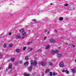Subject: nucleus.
<instances>
[{
    "mask_svg": "<svg viewBox=\"0 0 76 76\" xmlns=\"http://www.w3.org/2000/svg\"><path fill=\"white\" fill-rule=\"evenodd\" d=\"M30 62L31 66H30L28 68L29 72H31V71L32 70V66H33L34 64V66H37V62L36 60H34H34H31Z\"/></svg>",
    "mask_w": 76,
    "mask_h": 76,
    "instance_id": "obj_1",
    "label": "nucleus"
},
{
    "mask_svg": "<svg viewBox=\"0 0 76 76\" xmlns=\"http://www.w3.org/2000/svg\"><path fill=\"white\" fill-rule=\"evenodd\" d=\"M24 29L23 28L19 30L20 32L22 33L23 36H26V33L25 31H23Z\"/></svg>",
    "mask_w": 76,
    "mask_h": 76,
    "instance_id": "obj_2",
    "label": "nucleus"
},
{
    "mask_svg": "<svg viewBox=\"0 0 76 76\" xmlns=\"http://www.w3.org/2000/svg\"><path fill=\"white\" fill-rule=\"evenodd\" d=\"M59 65L60 67H64V63L63 62H60Z\"/></svg>",
    "mask_w": 76,
    "mask_h": 76,
    "instance_id": "obj_3",
    "label": "nucleus"
},
{
    "mask_svg": "<svg viewBox=\"0 0 76 76\" xmlns=\"http://www.w3.org/2000/svg\"><path fill=\"white\" fill-rule=\"evenodd\" d=\"M40 64H41V65L42 66H46V64H47V63H45V62H40Z\"/></svg>",
    "mask_w": 76,
    "mask_h": 76,
    "instance_id": "obj_4",
    "label": "nucleus"
},
{
    "mask_svg": "<svg viewBox=\"0 0 76 76\" xmlns=\"http://www.w3.org/2000/svg\"><path fill=\"white\" fill-rule=\"evenodd\" d=\"M50 42L51 43H53L54 42H56V40H54L53 39H50Z\"/></svg>",
    "mask_w": 76,
    "mask_h": 76,
    "instance_id": "obj_5",
    "label": "nucleus"
},
{
    "mask_svg": "<svg viewBox=\"0 0 76 76\" xmlns=\"http://www.w3.org/2000/svg\"><path fill=\"white\" fill-rule=\"evenodd\" d=\"M62 72H65L67 74H69V71L67 70H62Z\"/></svg>",
    "mask_w": 76,
    "mask_h": 76,
    "instance_id": "obj_6",
    "label": "nucleus"
},
{
    "mask_svg": "<svg viewBox=\"0 0 76 76\" xmlns=\"http://www.w3.org/2000/svg\"><path fill=\"white\" fill-rule=\"evenodd\" d=\"M15 37L16 39H20L21 38V36L20 35H18L15 36Z\"/></svg>",
    "mask_w": 76,
    "mask_h": 76,
    "instance_id": "obj_7",
    "label": "nucleus"
},
{
    "mask_svg": "<svg viewBox=\"0 0 76 76\" xmlns=\"http://www.w3.org/2000/svg\"><path fill=\"white\" fill-rule=\"evenodd\" d=\"M23 75L24 76H30V74H27V72H26Z\"/></svg>",
    "mask_w": 76,
    "mask_h": 76,
    "instance_id": "obj_8",
    "label": "nucleus"
},
{
    "mask_svg": "<svg viewBox=\"0 0 76 76\" xmlns=\"http://www.w3.org/2000/svg\"><path fill=\"white\" fill-rule=\"evenodd\" d=\"M17 53H19L20 52V50L19 49H17L15 51Z\"/></svg>",
    "mask_w": 76,
    "mask_h": 76,
    "instance_id": "obj_9",
    "label": "nucleus"
},
{
    "mask_svg": "<svg viewBox=\"0 0 76 76\" xmlns=\"http://www.w3.org/2000/svg\"><path fill=\"white\" fill-rule=\"evenodd\" d=\"M72 72L73 73H75L76 72V70L75 69H72Z\"/></svg>",
    "mask_w": 76,
    "mask_h": 76,
    "instance_id": "obj_10",
    "label": "nucleus"
},
{
    "mask_svg": "<svg viewBox=\"0 0 76 76\" xmlns=\"http://www.w3.org/2000/svg\"><path fill=\"white\" fill-rule=\"evenodd\" d=\"M61 56H62V55H61V54H58L57 57L60 58V57H61Z\"/></svg>",
    "mask_w": 76,
    "mask_h": 76,
    "instance_id": "obj_11",
    "label": "nucleus"
},
{
    "mask_svg": "<svg viewBox=\"0 0 76 76\" xmlns=\"http://www.w3.org/2000/svg\"><path fill=\"white\" fill-rule=\"evenodd\" d=\"M29 64V63L28 62H26L24 63V65L28 66V64Z\"/></svg>",
    "mask_w": 76,
    "mask_h": 76,
    "instance_id": "obj_12",
    "label": "nucleus"
},
{
    "mask_svg": "<svg viewBox=\"0 0 76 76\" xmlns=\"http://www.w3.org/2000/svg\"><path fill=\"white\" fill-rule=\"evenodd\" d=\"M49 72H50V69H46L45 71V73H48Z\"/></svg>",
    "mask_w": 76,
    "mask_h": 76,
    "instance_id": "obj_13",
    "label": "nucleus"
},
{
    "mask_svg": "<svg viewBox=\"0 0 76 76\" xmlns=\"http://www.w3.org/2000/svg\"><path fill=\"white\" fill-rule=\"evenodd\" d=\"M12 65H9L8 66V68L10 69H11L12 68Z\"/></svg>",
    "mask_w": 76,
    "mask_h": 76,
    "instance_id": "obj_14",
    "label": "nucleus"
},
{
    "mask_svg": "<svg viewBox=\"0 0 76 76\" xmlns=\"http://www.w3.org/2000/svg\"><path fill=\"white\" fill-rule=\"evenodd\" d=\"M50 45H48V46H47L45 48V49H48V48H50Z\"/></svg>",
    "mask_w": 76,
    "mask_h": 76,
    "instance_id": "obj_15",
    "label": "nucleus"
},
{
    "mask_svg": "<svg viewBox=\"0 0 76 76\" xmlns=\"http://www.w3.org/2000/svg\"><path fill=\"white\" fill-rule=\"evenodd\" d=\"M11 61L12 62H13L15 61V58H12L11 59Z\"/></svg>",
    "mask_w": 76,
    "mask_h": 76,
    "instance_id": "obj_16",
    "label": "nucleus"
},
{
    "mask_svg": "<svg viewBox=\"0 0 76 76\" xmlns=\"http://www.w3.org/2000/svg\"><path fill=\"white\" fill-rule=\"evenodd\" d=\"M51 53L52 54H53V55H54L55 54V52L54 51V50H52L51 51Z\"/></svg>",
    "mask_w": 76,
    "mask_h": 76,
    "instance_id": "obj_17",
    "label": "nucleus"
},
{
    "mask_svg": "<svg viewBox=\"0 0 76 76\" xmlns=\"http://www.w3.org/2000/svg\"><path fill=\"white\" fill-rule=\"evenodd\" d=\"M3 47L4 48H6L7 47V45L6 44H4L3 45Z\"/></svg>",
    "mask_w": 76,
    "mask_h": 76,
    "instance_id": "obj_18",
    "label": "nucleus"
},
{
    "mask_svg": "<svg viewBox=\"0 0 76 76\" xmlns=\"http://www.w3.org/2000/svg\"><path fill=\"white\" fill-rule=\"evenodd\" d=\"M59 20L61 21V20H63V17H60L59 18Z\"/></svg>",
    "mask_w": 76,
    "mask_h": 76,
    "instance_id": "obj_19",
    "label": "nucleus"
},
{
    "mask_svg": "<svg viewBox=\"0 0 76 76\" xmlns=\"http://www.w3.org/2000/svg\"><path fill=\"white\" fill-rule=\"evenodd\" d=\"M28 59V56H26L25 58V60H27Z\"/></svg>",
    "mask_w": 76,
    "mask_h": 76,
    "instance_id": "obj_20",
    "label": "nucleus"
},
{
    "mask_svg": "<svg viewBox=\"0 0 76 76\" xmlns=\"http://www.w3.org/2000/svg\"><path fill=\"white\" fill-rule=\"evenodd\" d=\"M32 50H33V49L32 48H30L29 49L30 51H32Z\"/></svg>",
    "mask_w": 76,
    "mask_h": 76,
    "instance_id": "obj_21",
    "label": "nucleus"
},
{
    "mask_svg": "<svg viewBox=\"0 0 76 76\" xmlns=\"http://www.w3.org/2000/svg\"><path fill=\"white\" fill-rule=\"evenodd\" d=\"M37 51L38 52H39H39H41V51H42V50H40V49H39V50H37Z\"/></svg>",
    "mask_w": 76,
    "mask_h": 76,
    "instance_id": "obj_22",
    "label": "nucleus"
},
{
    "mask_svg": "<svg viewBox=\"0 0 76 76\" xmlns=\"http://www.w3.org/2000/svg\"><path fill=\"white\" fill-rule=\"evenodd\" d=\"M9 46L10 47H12L13 46V44H10L9 45Z\"/></svg>",
    "mask_w": 76,
    "mask_h": 76,
    "instance_id": "obj_23",
    "label": "nucleus"
},
{
    "mask_svg": "<svg viewBox=\"0 0 76 76\" xmlns=\"http://www.w3.org/2000/svg\"><path fill=\"white\" fill-rule=\"evenodd\" d=\"M54 51L55 53H58V50H56Z\"/></svg>",
    "mask_w": 76,
    "mask_h": 76,
    "instance_id": "obj_24",
    "label": "nucleus"
},
{
    "mask_svg": "<svg viewBox=\"0 0 76 76\" xmlns=\"http://www.w3.org/2000/svg\"><path fill=\"white\" fill-rule=\"evenodd\" d=\"M26 47H24L23 48V50H26Z\"/></svg>",
    "mask_w": 76,
    "mask_h": 76,
    "instance_id": "obj_25",
    "label": "nucleus"
},
{
    "mask_svg": "<svg viewBox=\"0 0 76 76\" xmlns=\"http://www.w3.org/2000/svg\"><path fill=\"white\" fill-rule=\"evenodd\" d=\"M25 37H26V36H23L22 38V39H24L25 38Z\"/></svg>",
    "mask_w": 76,
    "mask_h": 76,
    "instance_id": "obj_26",
    "label": "nucleus"
},
{
    "mask_svg": "<svg viewBox=\"0 0 76 76\" xmlns=\"http://www.w3.org/2000/svg\"><path fill=\"white\" fill-rule=\"evenodd\" d=\"M50 76H52V72H50Z\"/></svg>",
    "mask_w": 76,
    "mask_h": 76,
    "instance_id": "obj_27",
    "label": "nucleus"
},
{
    "mask_svg": "<svg viewBox=\"0 0 76 76\" xmlns=\"http://www.w3.org/2000/svg\"><path fill=\"white\" fill-rule=\"evenodd\" d=\"M53 76H55V75H56V73L53 72Z\"/></svg>",
    "mask_w": 76,
    "mask_h": 76,
    "instance_id": "obj_28",
    "label": "nucleus"
},
{
    "mask_svg": "<svg viewBox=\"0 0 76 76\" xmlns=\"http://www.w3.org/2000/svg\"><path fill=\"white\" fill-rule=\"evenodd\" d=\"M32 21H33V22H36V19H33V20H32Z\"/></svg>",
    "mask_w": 76,
    "mask_h": 76,
    "instance_id": "obj_29",
    "label": "nucleus"
},
{
    "mask_svg": "<svg viewBox=\"0 0 76 76\" xmlns=\"http://www.w3.org/2000/svg\"><path fill=\"white\" fill-rule=\"evenodd\" d=\"M50 66H52V65H53V63H52V62H50Z\"/></svg>",
    "mask_w": 76,
    "mask_h": 76,
    "instance_id": "obj_30",
    "label": "nucleus"
},
{
    "mask_svg": "<svg viewBox=\"0 0 76 76\" xmlns=\"http://www.w3.org/2000/svg\"><path fill=\"white\" fill-rule=\"evenodd\" d=\"M31 44V42H27V44Z\"/></svg>",
    "mask_w": 76,
    "mask_h": 76,
    "instance_id": "obj_31",
    "label": "nucleus"
},
{
    "mask_svg": "<svg viewBox=\"0 0 76 76\" xmlns=\"http://www.w3.org/2000/svg\"><path fill=\"white\" fill-rule=\"evenodd\" d=\"M3 58V57H2V56L0 54V58Z\"/></svg>",
    "mask_w": 76,
    "mask_h": 76,
    "instance_id": "obj_32",
    "label": "nucleus"
},
{
    "mask_svg": "<svg viewBox=\"0 0 76 76\" xmlns=\"http://www.w3.org/2000/svg\"><path fill=\"white\" fill-rule=\"evenodd\" d=\"M64 6H68V4H65Z\"/></svg>",
    "mask_w": 76,
    "mask_h": 76,
    "instance_id": "obj_33",
    "label": "nucleus"
},
{
    "mask_svg": "<svg viewBox=\"0 0 76 76\" xmlns=\"http://www.w3.org/2000/svg\"><path fill=\"white\" fill-rule=\"evenodd\" d=\"M9 35H12V33H10L9 34Z\"/></svg>",
    "mask_w": 76,
    "mask_h": 76,
    "instance_id": "obj_34",
    "label": "nucleus"
},
{
    "mask_svg": "<svg viewBox=\"0 0 76 76\" xmlns=\"http://www.w3.org/2000/svg\"><path fill=\"white\" fill-rule=\"evenodd\" d=\"M55 32H56V33H57V30H55Z\"/></svg>",
    "mask_w": 76,
    "mask_h": 76,
    "instance_id": "obj_35",
    "label": "nucleus"
},
{
    "mask_svg": "<svg viewBox=\"0 0 76 76\" xmlns=\"http://www.w3.org/2000/svg\"><path fill=\"white\" fill-rule=\"evenodd\" d=\"M20 64H22V61H20Z\"/></svg>",
    "mask_w": 76,
    "mask_h": 76,
    "instance_id": "obj_36",
    "label": "nucleus"
},
{
    "mask_svg": "<svg viewBox=\"0 0 76 76\" xmlns=\"http://www.w3.org/2000/svg\"><path fill=\"white\" fill-rule=\"evenodd\" d=\"M9 68H7L6 69V70H9Z\"/></svg>",
    "mask_w": 76,
    "mask_h": 76,
    "instance_id": "obj_37",
    "label": "nucleus"
},
{
    "mask_svg": "<svg viewBox=\"0 0 76 76\" xmlns=\"http://www.w3.org/2000/svg\"><path fill=\"white\" fill-rule=\"evenodd\" d=\"M28 33H29L30 32H31V31L30 30H28Z\"/></svg>",
    "mask_w": 76,
    "mask_h": 76,
    "instance_id": "obj_38",
    "label": "nucleus"
},
{
    "mask_svg": "<svg viewBox=\"0 0 76 76\" xmlns=\"http://www.w3.org/2000/svg\"><path fill=\"white\" fill-rule=\"evenodd\" d=\"M47 37L46 36H45L44 37L45 39H46L47 38Z\"/></svg>",
    "mask_w": 76,
    "mask_h": 76,
    "instance_id": "obj_39",
    "label": "nucleus"
},
{
    "mask_svg": "<svg viewBox=\"0 0 76 76\" xmlns=\"http://www.w3.org/2000/svg\"><path fill=\"white\" fill-rule=\"evenodd\" d=\"M48 34H50V31H48Z\"/></svg>",
    "mask_w": 76,
    "mask_h": 76,
    "instance_id": "obj_40",
    "label": "nucleus"
},
{
    "mask_svg": "<svg viewBox=\"0 0 76 76\" xmlns=\"http://www.w3.org/2000/svg\"><path fill=\"white\" fill-rule=\"evenodd\" d=\"M73 47H75V45H73Z\"/></svg>",
    "mask_w": 76,
    "mask_h": 76,
    "instance_id": "obj_41",
    "label": "nucleus"
},
{
    "mask_svg": "<svg viewBox=\"0 0 76 76\" xmlns=\"http://www.w3.org/2000/svg\"><path fill=\"white\" fill-rule=\"evenodd\" d=\"M50 4L51 5H53V3H50Z\"/></svg>",
    "mask_w": 76,
    "mask_h": 76,
    "instance_id": "obj_42",
    "label": "nucleus"
},
{
    "mask_svg": "<svg viewBox=\"0 0 76 76\" xmlns=\"http://www.w3.org/2000/svg\"><path fill=\"white\" fill-rule=\"evenodd\" d=\"M47 30H45V32H47Z\"/></svg>",
    "mask_w": 76,
    "mask_h": 76,
    "instance_id": "obj_43",
    "label": "nucleus"
},
{
    "mask_svg": "<svg viewBox=\"0 0 76 76\" xmlns=\"http://www.w3.org/2000/svg\"><path fill=\"white\" fill-rule=\"evenodd\" d=\"M66 45H68V43H66Z\"/></svg>",
    "mask_w": 76,
    "mask_h": 76,
    "instance_id": "obj_44",
    "label": "nucleus"
},
{
    "mask_svg": "<svg viewBox=\"0 0 76 76\" xmlns=\"http://www.w3.org/2000/svg\"><path fill=\"white\" fill-rule=\"evenodd\" d=\"M1 67H0V70H1Z\"/></svg>",
    "mask_w": 76,
    "mask_h": 76,
    "instance_id": "obj_45",
    "label": "nucleus"
},
{
    "mask_svg": "<svg viewBox=\"0 0 76 76\" xmlns=\"http://www.w3.org/2000/svg\"><path fill=\"white\" fill-rule=\"evenodd\" d=\"M37 12V13H39V11H38Z\"/></svg>",
    "mask_w": 76,
    "mask_h": 76,
    "instance_id": "obj_46",
    "label": "nucleus"
},
{
    "mask_svg": "<svg viewBox=\"0 0 76 76\" xmlns=\"http://www.w3.org/2000/svg\"><path fill=\"white\" fill-rule=\"evenodd\" d=\"M34 15H35V14H34Z\"/></svg>",
    "mask_w": 76,
    "mask_h": 76,
    "instance_id": "obj_47",
    "label": "nucleus"
}]
</instances>
